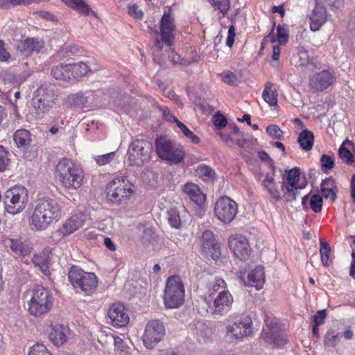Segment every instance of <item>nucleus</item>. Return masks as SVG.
<instances>
[{"instance_id":"nucleus-15","label":"nucleus","mask_w":355,"mask_h":355,"mask_svg":"<svg viewBox=\"0 0 355 355\" xmlns=\"http://www.w3.org/2000/svg\"><path fill=\"white\" fill-rule=\"evenodd\" d=\"M336 81L334 70L324 69L314 73L309 79V87L313 92H322L333 85Z\"/></svg>"},{"instance_id":"nucleus-36","label":"nucleus","mask_w":355,"mask_h":355,"mask_svg":"<svg viewBox=\"0 0 355 355\" xmlns=\"http://www.w3.org/2000/svg\"><path fill=\"white\" fill-rule=\"evenodd\" d=\"M32 261L35 266H37L44 275H50L49 256L46 253L42 252L34 255Z\"/></svg>"},{"instance_id":"nucleus-12","label":"nucleus","mask_w":355,"mask_h":355,"mask_svg":"<svg viewBox=\"0 0 355 355\" xmlns=\"http://www.w3.org/2000/svg\"><path fill=\"white\" fill-rule=\"evenodd\" d=\"M6 209L12 215L21 212L28 202V191L21 185H17L8 189L4 200Z\"/></svg>"},{"instance_id":"nucleus-48","label":"nucleus","mask_w":355,"mask_h":355,"mask_svg":"<svg viewBox=\"0 0 355 355\" xmlns=\"http://www.w3.org/2000/svg\"><path fill=\"white\" fill-rule=\"evenodd\" d=\"M222 80L231 86H236L238 83V78L236 75L231 71L225 70L220 73Z\"/></svg>"},{"instance_id":"nucleus-13","label":"nucleus","mask_w":355,"mask_h":355,"mask_svg":"<svg viewBox=\"0 0 355 355\" xmlns=\"http://www.w3.org/2000/svg\"><path fill=\"white\" fill-rule=\"evenodd\" d=\"M239 211L238 204L227 196L219 197L214 205L216 218L224 225L231 223Z\"/></svg>"},{"instance_id":"nucleus-20","label":"nucleus","mask_w":355,"mask_h":355,"mask_svg":"<svg viewBox=\"0 0 355 355\" xmlns=\"http://www.w3.org/2000/svg\"><path fill=\"white\" fill-rule=\"evenodd\" d=\"M233 302V296L228 290L220 291L214 299L213 306L209 307L210 313L214 315H225L230 311Z\"/></svg>"},{"instance_id":"nucleus-63","label":"nucleus","mask_w":355,"mask_h":355,"mask_svg":"<svg viewBox=\"0 0 355 355\" xmlns=\"http://www.w3.org/2000/svg\"><path fill=\"white\" fill-rule=\"evenodd\" d=\"M320 187H327L329 189H335L336 186L334 179L331 177L326 178L322 182Z\"/></svg>"},{"instance_id":"nucleus-30","label":"nucleus","mask_w":355,"mask_h":355,"mask_svg":"<svg viewBox=\"0 0 355 355\" xmlns=\"http://www.w3.org/2000/svg\"><path fill=\"white\" fill-rule=\"evenodd\" d=\"M262 98L270 107L277 106L278 92L271 81L265 83Z\"/></svg>"},{"instance_id":"nucleus-31","label":"nucleus","mask_w":355,"mask_h":355,"mask_svg":"<svg viewBox=\"0 0 355 355\" xmlns=\"http://www.w3.org/2000/svg\"><path fill=\"white\" fill-rule=\"evenodd\" d=\"M51 75L56 80L70 81L71 79V64H59L53 66Z\"/></svg>"},{"instance_id":"nucleus-21","label":"nucleus","mask_w":355,"mask_h":355,"mask_svg":"<svg viewBox=\"0 0 355 355\" xmlns=\"http://www.w3.org/2000/svg\"><path fill=\"white\" fill-rule=\"evenodd\" d=\"M107 315L111 320V324L116 328L125 327L130 321L128 309L120 302L114 303L110 306Z\"/></svg>"},{"instance_id":"nucleus-61","label":"nucleus","mask_w":355,"mask_h":355,"mask_svg":"<svg viewBox=\"0 0 355 355\" xmlns=\"http://www.w3.org/2000/svg\"><path fill=\"white\" fill-rule=\"evenodd\" d=\"M10 58V53L5 48V43L3 40H0V61L6 62Z\"/></svg>"},{"instance_id":"nucleus-29","label":"nucleus","mask_w":355,"mask_h":355,"mask_svg":"<svg viewBox=\"0 0 355 355\" xmlns=\"http://www.w3.org/2000/svg\"><path fill=\"white\" fill-rule=\"evenodd\" d=\"M350 149H354V143L347 139L340 146L338 155L344 163L355 166V157L352 153Z\"/></svg>"},{"instance_id":"nucleus-28","label":"nucleus","mask_w":355,"mask_h":355,"mask_svg":"<svg viewBox=\"0 0 355 355\" xmlns=\"http://www.w3.org/2000/svg\"><path fill=\"white\" fill-rule=\"evenodd\" d=\"M51 328L49 332L50 340L56 346L63 345L67 340L65 327L62 324H55L51 325Z\"/></svg>"},{"instance_id":"nucleus-19","label":"nucleus","mask_w":355,"mask_h":355,"mask_svg":"<svg viewBox=\"0 0 355 355\" xmlns=\"http://www.w3.org/2000/svg\"><path fill=\"white\" fill-rule=\"evenodd\" d=\"M175 30V19L172 14V10L171 9H168L164 12L160 21V35L162 36V41L168 46H171L173 44V32Z\"/></svg>"},{"instance_id":"nucleus-22","label":"nucleus","mask_w":355,"mask_h":355,"mask_svg":"<svg viewBox=\"0 0 355 355\" xmlns=\"http://www.w3.org/2000/svg\"><path fill=\"white\" fill-rule=\"evenodd\" d=\"M85 220L86 215L84 213H76L67 219L58 231L60 235L67 236L81 228Z\"/></svg>"},{"instance_id":"nucleus-7","label":"nucleus","mask_w":355,"mask_h":355,"mask_svg":"<svg viewBox=\"0 0 355 355\" xmlns=\"http://www.w3.org/2000/svg\"><path fill=\"white\" fill-rule=\"evenodd\" d=\"M68 278L77 292L91 295L98 287V277L94 272H85L76 266H72L68 272Z\"/></svg>"},{"instance_id":"nucleus-24","label":"nucleus","mask_w":355,"mask_h":355,"mask_svg":"<svg viewBox=\"0 0 355 355\" xmlns=\"http://www.w3.org/2000/svg\"><path fill=\"white\" fill-rule=\"evenodd\" d=\"M44 47V42L38 37H27L21 40L18 49L25 56H30L33 53H38Z\"/></svg>"},{"instance_id":"nucleus-11","label":"nucleus","mask_w":355,"mask_h":355,"mask_svg":"<svg viewBox=\"0 0 355 355\" xmlns=\"http://www.w3.org/2000/svg\"><path fill=\"white\" fill-rule=\"evenodd\" d=\"M300 170L295 167L287 172L286 177L283 179L281 183V190L283 200L287 202H293L296 200L299 191L306 186V182H300Z\"/></svg>"},{"instance_id":"nucleus-64","label":"nucleus","mask_w":355,"mask_h":355,"mask_svg":"<svg viewBox=\"0 0 355 355\" xmlns=\"http://www.w3.org/2000/svg\"><path fill=\"white\" fill-rule=\"evenodd\" d=\"M331 9H337L343 5V0H324Z\"/></svg>"},{"instance_id":"nucleus-34","label":"nucleus","mask_w":355,"mask_h":355,"mask_svg":"<svg viewBox=\"0 0 355 355\" xmlns=\"http://www.w3.org/2000/svg\"><path fill=\"white\" fill-rule=\"evenodd\" d=\"M314 139L315 137L313 132L306 129L299 134L297 142L302 150L309 151L313 148Z\"/></svg>"},{"instance_id":"nucleus-40","label":"nucleus","mask_w":355,"mask_h":355,"mask_svg":"<svg viewBox=\"0 0 355 355\" xmlns=\"http://www.w3.org/2000/svg\"><path fill=\"white\" fill-rule=\"evenodd\" d=\"M215 10H217L223 17H225L231 7L230 0H207Z\"/></svg>"},{"instance_id":"nucleus-54","label":"nucleus","mask_w":355,"mask_h":355,"mask_svg":"<svg viewBox=\"0 0 355 355\" xmlns=\"http://www.w3.org/2000/svg\"><path fill=\"white\" fill-rule=\"evenodd\" d=\"M128 13L137 19H141L144 17L143 11L139 8V6L136 3L130 4L128 6Z\"/></svg>"},{"instance_id":"nucleus-37","label":"nucleus","mask_w":355,"mask_h":355,"mask_svg":"<svg viewBox=\"0 0 355 355\" xmlns=\"http://www.w3.org/2000/svg\"><path fill=\"white\" fill-rule=\"evenodd\" d=\"M62 1L70 8L78 11L83 15H88L91 8L83 0H62Z\"/></svg>"},{"instance_id":"nucleus-38","label":"nucleus","mask_w":355,"mask_h":355,"mask_svg":"<svg viewBox=\"0 0 355 355\" xmlns=\"http://www.w3.org/2000/svg\"><path fill=\"white\" fill-rule=\"evenodd\" d=\"M91 71L89 65L84 62L71 64V79L81 78Z\"/></svg>"},{"instance_id":"nucleus-14","label":"nucleus","mask_w":355,"mask_h":355,"mask_svg":"<svg viewBox=\"0 0 355 355\" xmlns=\"http://www.w3.org/2000/svg\"><path fill=\"white\" fill-rule=\"evenodd\" d=\"M165 327L159 320L148 322L142 336L144 345L149 349H153L164 337Z\"/></svg>"},{"instance_id":"nucleus-45","label":"nucleus","mask_w":355,"mask_h":355,"mask_svg":"<svg viewBox=\"0 0 355 355\" xmlns=\"http://www.w3.org/2000/svg\"><path fill=\"white\" fill-rule=\"evenodd\" d=\"M288 40V25L279 24L277 27V41L281 45H284L287 43Z\"/></svg>"},{"instance_id":"nucleus-58","label":"nucleus","mask_w":355,"mask_h":355,"mask_svg":"<svg viewBox=\"0 0 355 355\" xmlns=\"http://www.w3.org/2000/svg\"><path fill=\"white\" fill-rule=\"evenodd\" d=\"M322 197H324L326 199H331L332 201H334L336 198V193L335 189H329L327 187H320Z\"/></svg>"},{"instance_id":"nucleus-8","label":"nucleus","mask_w":355,"mask_h":355,"mask_svg":"<svg viewBox=\"0 0 355 355\" xmlns=\"http://www.w3.org/2000/svg\"><path fill=\"white\" fill-rule=\"evenodd\" d=\"M58 95L51 84H41L33 93L32 103L35 114L43 117L55 104Z\"/></svg>"},{"instance_id":"nucleus-62","label":"nucleus","mask_w":355,"mask_h":355,"mask_svg":"<svg viewBox=\"0 0 355 355\" xmlns=\"http://www.w3.org/2000/svg\"><path fill=\"white\" fill-rule=\"evenodd\" d=\"M219 135L221 140L229 147H233L235 146V141L231 135H225L221 132H219Z\"/></svg>"},{"instance_id":"nucleus-26","label":"nucleus","mask_w":355,"mask_h":355,"mask_svg":"<svg viewBox=\"0 0 355 355\" xmlns=\"http://www.w3.org/2000/svg\"><path fill=\"white\" fill-rule=\"evenodd\" d=\"M182 191L199 207H202L205 205L206 195L202 192L198 184L193 182H187L184 185Z\"/></svg>"},{"instance_id":"nucleus-6","label":"nucleus","mask_w":355,"mask_h":355,"mask_svg":"<svg viewBox=\"0 0 355 355\" xmlns=\"http://www.w3.org/2000/svg\"><path fill=\"white\" fill-rule=\"evenodd\" d=\"M254 331L252 319L246 313L231 316L226 325V336L232 341H241L245 338L252 337Z\"/></svg>"},{"instance_id":"nucleus-5","label":"nucleus","mask_w":355,"mask_h":355,"mask_svg":"<svg viewBox=\"0 0 355 355\" xmlns=\"http://www.w3.org/2000/svg\"><path fill=\"white\" fill-rule=\"evenodd\" d=\"M135 193V186L126 177L114 178L105 187L107 201L116 205L125 204Z\"/></svg>"},{"instance_id":"nucleus-32","label":"nucleus","mask_w":355,"mask_h":355,"mask_svg":"<svg viewBox=\"0 0 355 355\" xmlns=\"http://www.w3.org/2000/svg\"><path fill=\"white\" fill-rule=\"evenodd\" d=\"M10 249L17 255L26 256L31 253L33 248L27 241L21 239H10Z\"/></svg>"},{"instance_id":"nucleus-57","label":"nucleus","mask_w":355,"mask_h":355,"mask_svg":"<svg viewBox=\"0 0 355 355\" xmlns=\"http://www.w3.org/2000/svg\"><path fill=\"white\" fill-rule=\"evenodd\" d=\"M115 154L114 153H110L107 154H105L103 155H100L96 157V162L99 166H103L107 164H109L111 160L114 157Z\"/></svg>"},{"instance_id":"nucleus-17","label":"nucleus","mask_w":355,"mask_h":355,"mask_svg":"<svg viewBox=\"0 0 355 355\" xmlns=\"http://www.w3.org/2000/svg\"><path fill=\"white\" fill-rule=\"evenodd\" d=\"M230 250L241 261L247 260L250 255L251 248L246 237L241 234L231 236L228 240Z\"/></svg>"},{"instance_id":"nucleus-53","label":"nucleus","mask_w":355,"mask_h":355,"mask_svg":"<svg viewBox=\"0 0 355 355\" xmlns=\"http://www.w3.org/2000/svg\"><path fill=\"white\" fill-rule=\"evenodd\" d=\"M338 338V334H335L333 330H329L324 336V345L329 347H335Z\"/></svg>"},{"instance_id":"nucleus-27","label":"nucleus","mask_w":355,"mask_h":355,"mask_svg":"<svg viewBox=\"0 0 355 355\" xmlns=\"http://www.w3.org/2000/svg\"><path fill=\"white\" fill-rule=\"evenodd\" d=\"M264 283L265 272L263 266H258L248 273L246 282L248 286H254L259 290L263 288Z\"/></svg>"},{"instance_id":"nucleus-23","label":"nucleus","mask_w":355,"mask_h":355,"mask_svg":"<svg viewBox=\"0 0 355 355\" xmlns=\"http://www.w3.org/2000/svg\"><path fill=\"white\" fill-rule=\"evenodd\" d=\"M310 29L312 31H318L327 20V12L326 8L318 1L315 6L308 16Z\"/></svg>"},{"instance_id":"nucleus-49","label":"nucleus","mask_w":355,"mask_h":355,"mask_svg":"<svg viewBox=\"0 0 355 355\" xmlns=\"http://www.w3.org/2000/svg\"><path fill=\"white\" fill-rule=\"evenodd\" d=\"M178 127L182 130L184 136H186L190 141L195 144L200 142V138L191 131L183 123L178 121Z\"/></svg>"},{"instance_id":"nucleus-51","label":"nucleus","mask_w":355,"mask_h":355,"mask_svg":"<svg viewBox=\"0 0 355 355\" xmlns=\"http://www.w3.org/2000/svg\"><path fill=\"white\" fill-rule=\"evenodd\" d=\"M266 130V133L273 139H282L284 137V132L277 125H269Z\"/></svg>"},{"instance_id":"nucleus-50","label":"nucleus","mask_w":355,"mask_h":355,"mask_svg":"<svg viewBox=\"0 0 355 355\" xmlns=\"http://www.w3.org/2000/svg\"><path fill=\"white\" fill-rule=\"evenodd\" d=\"M321 168L323 171L327 172L334 166V157L332 155L323 154L320 157Z\"/></svg>"},{"instance_id":"nucleus-2","label":"nucleus","mask_w":355,"mask_h":355,"mask_svg":"<svg viewBox=\"0 0 355 355\" xmlns=\"http://www.w3.org/2000/svg\"><path fill=\"white\" fill-rule=\"evenodd\" d=\"M55 177L60 184L68 190H77L85 178L83 169L71 159L62 158L55 168Z\"/></svg>"},{"instance_id":"nucleus-59","label":"nucleus","mask_w":355,"mask_h":355,"mask_svg":"<svg viewBox=\"0 0 355 355\" xmlns=\"http://www.w3.org/2000/svg\"><path fill=\"white\" fill-rule=\"evenodd\" d=\"M236 36V30L234 25H231L229 27L228 33H227V37L226 40V44L228 47L232 48L234 42V38Z\"/></svg>"},{"instance_id":"nucleus-4","label":"nucleus","mask_w":355,"mask_h":355,"mask_svg":"<svg viewBox=\"0 0 355 355\" xmlns=\"http://www.w3.org/2000/svg\"><path fill=\"white\" fill-rule=\"evenodd\" d=\"M162 299L166 309H179L184 304L185 287L180 276L174 275L167 278Z\"/></svg>"},{"instance_id":"nucleus-42","label":"nucleus","mask_w":355,"mask_h":355,"mask_svg":"<svg viewBox=\"0 0 355 355\" xmlns=\"http://www.w3.org/2000/svg\"><path fill=\"white\" fill-rule=\"evenodd\" d=\"M114 340V352L116 355H131L130 348L128 345L119 336H115Z\"/></svg>"},{"instance_id":"nucleus-25","label":"nucleus","mask_w":355,"mask_h":355,"mask_svg":"<svg viewBox=\"0 0 355 355\" xmlns=\"http://www.w3.org/2000/svg\"><path fill=\"white\" fill-rule=\"evenodd\" d=\"M261 185L263 189L266 191L268 195L270 198V201L279 202L282 199L283 200L282 196H281L282 190L278 189L277 185L275 182V168H272V171L266 175L265 178L261 182Z\"/></svg>"},{"instance_id":"nucleus-55","label":"nucleus","mask_w":355,"mask_h":355,"mask_svg":"<svg viewBox=\"0 0 355 355\" xmlns=\"http://www.w3.org/2000/svg\"><path fill=\"white\" fill-rule=\"evenodd\" d=\"M327 314L325 309L318 311L312 317L313 324L316 325H321L324 323Z\"/></svg>"},{"instance_id":"nucleus-46","label":"nucleus","mask_w":355,"mask_h":355,"mask_svg":"<svg viewBox=\"0 0 355 355\" xmlns=\"http://www.w3.org/2000/svg\"><path fill=\"white\" fill-rule=\"evenodd\" d=\"M28 355H53L47 347L41 343H36L29 348Z\"/></svg>"},{"instance_id":"nucleus-18","label":"nucleus","mask_w":355,"mask_h":355,"mask_svg":"<svg viewBox=\"0 0 355 355\" xmlns=\"http://www.w3.org/2000/svg\"><path fill=\"white\" fill-rule=\"evenodd\" d=\"M203 252L214 260H218L221 256L220 243L217 241L214 233L209 230H205L201 236Z\"/></svg>"},{"instance_id":"nucleus-44","label":"nucleus","mask_w":355,"mask_h":355,"mask_svg":"<svg viewBox=\"0 0 355 355\" xmlns=\"http://www.w3.org/2000/svg\"><path fill=\"white\" fill-rule=\"evenodd\" d=\"M168 221L173 228L179 229L181 227L182 223L180 214L175 208H172L168 211Z\"/></svg>"},{"instance_id":"nucleus-35","label":"nucleus","mask_w":355,"mask_h":355,"mask_svg":"<svg viewBox=\"0 0 355 355\" xmlns=\"http://www.w3.org/2000/svg\"><path fill=\"white\" fill-rule=\"evenodd\" d=\"M309 202L310 208L315 213H320L322 209L323 200L322 197L318 194H313L309 196L307 194L304 196L302 199V204L303 207L306 209V205Z\"/></svg>"},{"instance_id":"nucleus-9","label":"nucleus","mask_w":355,"mask_h":355,"mask_svg":"<svg viewBox=\"0 0 355 355\" xmlns=\"http://www.w3.org/2000/svg\"><path fill=\"white\" fill-rule=\"evenodd\" d=\"M155 146L157 155L163 160L179 164L184 159L185 152L183 146L166 137H157Z\"/></svg>"},{"instance_id":"nucleus-56","label":"nucleus","mask_w":355,"mask_h":355,"mask_svg":"<svg viewBox=\"0 0 355 355\" xmlns=\"http://www.w3.org/2000/svg\"><path fill=\"white\" fill-rule=\"evenodd\" d=\"M168 59L173 64H178L180 65H188L189 62L187 60L181 58L180 55L172 51L168 55Z\"/></svg>"},{"instance_id":"nucleus-1","label":"nucleus","mask_w":355,"mask_h":355,"mask_svg":"<svg viewBox=\"0 0 355 355\" xmlns=\"http://www.w3.org/2000/svg\"><path fill=\"white\" fill-rule=\"evenodd\" d=\"M62 216L60 205L55 199L40 200L36 205L29 219V226L35 231H43Z\"/></svg>"},{"instance_id":"nucleus-60","label":"nucleus","mask_w":355,"mask_h":355,"mask_svg":"<svg viewBox=\"0 0 355 355\" xmlns=\"http://www.w3.org/2000/svg\"><path fill=\"white\" fill-rule=\"evenodd\" d=\"M161 110L163 112V116L164 118L169 121V122H173L175 123L176 125L178 123V121H180L176 116H175L169 110V109L167 107H163L161 109Z\"/></svg>"},{"instance_id":"nucleus-16","label":"nucleus","mask_w":355,"mask_h":355,"mask_svg":"<svg viewBox=\"0 0 355 355\" xmlns=\"http://www.w3.org/2000/svg\"><path fill=\"white\" fill-rule=\"evenodd\" d=\"M266 329L262 333L263 339L268 343L277 347L284 346L287 343V335L275 322L266 320Z\"/></svg>"},{"instance_id":"nucleus-43","label":"nucleus","mask_w":355,"mask_h":355,"mask_svg":"<svg viewBox=\"0 0 355 355\" xmlns=\"http://www.w3.org/2000/svg\"><path fill=\"white\" fill-rule=\"evenodd\" d=\"M330 252L331 248L329 243L325 241H320V254L322 263L324 266H329L331 263V261L329 259Z\"/></svg>"},{"instance_id":"nucleus-39","label":"nucleus","mask_w":355,"mask_h":355,"mask_svg":"<svg viewBox=\"0 0 355 355\" xmlns=\"http://www.w3.org/2000/svg\"><path fill=\"white\" fill-rule=\"evenodd\" d=\"M207 289L209 297L216 293L218 294L220 291L228 290L227 283L223 279L220 277H217L213 282H210L207 286Z\"/></svg>"},{"instance_id":"nucleus-41","label":"nucleus","mask_w":355,"mask_h":355,"mask_svg":"<svg viewBox=\"0 0 355 355\" xmlns=\"http://www.w3.org/2000/svg\"><path fill=\"white\" fill-rule=\"evenodd\" d=\"M196 173L204 181L212 180L216 178L215 171L210 166L205 164L199 165L196 169Z\"/></svg>"},{"instance_id":"nucleus-33","label":"nucleus","mask_w":355,"mask_h":355,"mask_svg":"<svg viewBox=\"0 0 355 355\" xmlns=\"http://www.w3.org/2000/svg\"><path fill=\"white\" fill-rule=\"evenodd\" d=\"M13 139L18 148L26 149L32 141V135L26 129H19L14 133Z\"/></svg>"},{"instance_id":"nucleus-3","label":"nucleus","mask_w":355,"mask_h":355,"mask_svg":"<svg viewBox=\"0 0 355 355\" xmlns=\"http://www.w3.org/2000/svg\"><path fill=\"white\" fill-rule=\"evenodd\" d=\"M31 298L27 302L28 312L32 316L39 318L48 313L52 309L54 298L51 292L41 285H37L29 291Z\"/></svg>"},{"instance_id":"nucleus-52","label":"nucleus","mask_w":355,"mask_h":355,"mask_svg":"<svg viewBox=\"0 0 355 355\" xmlns=\"http://www.w3.org/2000/svg\"><path fill=\"white\" fill-rule=\"evenodd\" d=\"M214 126L217 130H220L227 125V118L220 112H217L212 117Z\"/></svg>"},{"instance_id":"nucleus-47","label":"nucleus","mask_w":355,"mask_h":355,"mask_svg":"<svg viewBox=\"0 0 355 355\" xmlns=\"http://www.w3.org/2000/svg\"><path fill=\"white\" fill-rule=\"evenodd\" d=\"M9 156V151L5 147L0 145V171H6L9 166L10 162Z\"/></svg>"},{"instance_id":"nucleus-10","label":"nucleus","mask_w":355,"mask_h":355,"mask_svg":"<svg viewBox=\"0 0 355 355\" xmlns=\"http://www.w3.org/2000/svg\"><path fill=\"white\" fill-rule=\"evenodd\" d=\"M153 144L145 140L136 139L133 140L128 150L127 162L132 166H141L151 159Z\"/></svg>"}]
</instances>
